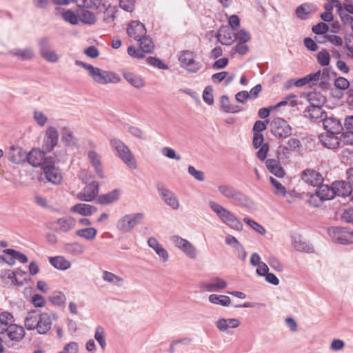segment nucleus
Instances as JSON below:
<instances>
[{
    "mask_svg": "<svg viewBox=\"0 0 353 353\" xmlns=\"http://www.w3.org/2000/svg\"><path fill=\"white\" fill-rule=\"evenodd\" d=\"M57 318V314L52 312L33 310L28 312L24 323L28 330H36L39 334H46L51 330L52 322Z\"/></svg>",
    "mask_w": 353,
    "mask_h": 353,
    "instance_id": "f257e3e1",
    "label": "nucleus"
},
{
    "mask_svg": "<svg viewBox=\"0 0 353 353\" xmlns=\"http://www.w3.org/2000/svg\"><path fill=\"white\" fill-rule=\"evenodd\" d=\"M75 64L86 70L89 77L97 83L105 85L108 83H118L121 81V78L113 72L103 70L79 60H76Z\"/></svg>",
    "mask_w": 353,
    "mask_h": 353,
    "instance_id": "f03ea898",
    "label": "nucleus"
},
{
    "mask_svg": "<svg viewBox=\"0 0 353 353\" xmlns=\"http://www.w3.org/2000/svg\"><path fill=\"white\" fill-rule=\"evenodd\" d=\"M208 205L211 210L223 223L236 231H241L243 230V225L242 223L230 210L214 201H210Z\"/></svg>",
    "mask_w": 353,
    "mask_h": 353,
    "instance_id": "7ed1b4c3",
    "label": "nucleus"
},
{
    "mask_svg": "<svg viewBox=\"0 0 353 353\" xmlns=\"http://www.w3.org/2000/svg\"><path fill=\"white\" fill-rule=\"evenodd\" d=\"M110 144L111 148L116 152L117 156L119 157L127 166L130 169H137V163L135 157L123 141L117 138H112L110 141Z\"/></svg>",
    "mask_w": 353,
    "mask_h": 353,
    "instance_id": "20e7f679",
    "label": "nucleus"
},
{
    "mask_svg": "<svg viewBox=\"0 0 353 353\" xmlns=\"http://www.w3.org/2000/svg\"><path fill=\"white\" fill-rule=\"evenodd\" d=\"M145 219V214L137 212L125 214L117 223V228L123 232L132 231L137 225L141 224Z\"/></svg>",
    "mask_w": 353,
    "mask_h": 353,
    "instance_id": "39448f33",
    "label": "nucleus"
},
{
    "mask_svg": "<svg viewBox=\"0 0 353 353\" xmlns=\"http://www.w3.org/2000/svg\"><path fill=\"white\" fill-rule=\"evenodd\" d=\"M317 187L315 194L312 195L308 200L310 205L314 207H319L321 202L331 200L334 197L335 192L334 191L333 184L328 185L321 183Z\"/></svg>",
    "mask_w": 353,
    "mask_h": 353,
    "instance_id": "423d86ee",
    "label": "nucleus"
},
{
    "mask_svg": "<svg viewBox=\"0 0 353 353\" xmlns=\"http://www.w3.org/2000/svg\"><path fill=\"white\" fill-rule=\"evenodd\" d=\"M327 234L331 239L336 243L343 245L353 244V230L345 227H330Z\"/></svg>",
    "mask_w": 353,
    "mask_h": 353,
    "instance_id": "0eeeda50",
    "label": "nucleus"
},
{
    "mask_svg": "<svg viewBox=\"0 0 353 353\" xmlns=\"http://www.w3.org/2000/svg\"><path fill=\"white\" fill-rule=\"evenodd\" d=\"M196 54L190 50H184L179 53V61L181 68L188 72L196 73L201 68V63L195 60Z\"/></svg>",
    "mask_w": 353,
    "mask_h": 353,
    "instance_id": "6e6552de",
    "label": "nucleus"
},
{
    "mask_svg": "<svg viewBox=\"0 0 353 353\" xmlns=\"http://www.w3.org/2000/svg\"><path fill=\"white\" fill-rule=\"evenodd\" d=\"M171 241L174 246L181 250L188 258L195 259L197 257L196 247L187 239L174 235L172 236Z\"/></svg>",
    "mask_w": 353,
    "mask_h": 353,
    "instance_id": "1a4fd4ad",
    "label": "nucleus"
},
{
    "mask_svg": "<svg viewBox=\"0 0 353 353\" xmlns=\"http://www.w3.org/2000/svg\"><path fill=\"white\" fill-rule=\"evenodd\" d=\"M271 132L279 139H285L292 134V128L282 118H275L271 123Z\"/></svg>",
    "mask_w": 353,
    "mask_h": 353,
    "instance_id": "9d476101",
    "label": "nucleus"
},
{
    "mask_svg": "<svg viewBox=\"0 0 353 353\" xmlns=\"http://www.w3.org/2000/svg\"><path fill=\"white\" fill-rule=\"evenodd\" d=\"M39 50L41 57L50 63H57L59 59L58 54L52 49L49 39L43 37L39 41Z\"/></svg>",
    "mask_w": 353,
    "mask_h": 353,
    "instance_id": "9b49d317",
    "label": "nucleus"
},
{
    "mask_svg": "<svg viewBox=\"0 0 353 353\" xmlns=\"http://www.w3.org/2000/svg\"><path fill=\"white\" fill-rule=\"evenodd\" d=\"M76 225V220L72 216H64L51 222V228L57 232L66 233Z\"/></svg>",
    "mask_w": 353,
    "mask_h": 353,
    "instance_id": "f8f14e48",
    "label": "nucleus"
},
{
    "mask_svg": "<svg viewBox=\"0 0 353 353\" xmlns=\"http://www.w3.org/2000/svg\"><path fill=\"white\" fill-rule=\"evenodd\" d=\"M59 140V132L54 126H50L45 132L43 148L47 152H51L57 145Z\"/></svg>",
    "mask_w": 353,
    "mask_h": 353,
    "instance_id": "ddd939ff",
    "label": "nucleus"
},
{
    "mask_svg": "<svg viewBox=\"0 0 353 353\" xmlns=\"http://www.w3.org/2000/svg\"><path fill=\"white\" fill-rule=\"evenodd\" d=\"M322 123L326 132L341 133L343 130L341 121L333 114H327L323 119Z\"/></svg>",
    "mask_w": 353,
    "mask_h": 353,
    "instance_id": "4468645a",
    "label": "nucleus"
},
{
    "mask_svg": "<svg viewBox=\"0 0 353 353\" xmlns=\"http://www.w3.org/2000/svg\"><path fill=\"white\" fill-rule=\"evenodd\" d=\"M99 193V183L96 181H90L77 194V198L83 201H92Z\"/></svg>",
    "mask_w": 353,
    "mask_h": 353,
    "instance_id": "2eb2a0df",
    "label": "nucleus"
},
{
    "mask_svg": "<svg viewBox=\"0 0 353 353\" xmlns=\"http://www.w3.org/2000/svg\"><path fill=\"white\" fill-rule=\"evenodd\" d=\"M158 192L167 205L172 210L179 209V201L173 192L163 187H159Z\"/></svg>",
    "mask_w": 353,
    "mask_h": 353,
    "instance_id": "dca6fc26",
    "label": "nucleus"
},
{
    "mask_svg": "<svg viewBox=\"0 0 353 353\" xmlns=\"http://www.w3.org/2000/svg\"><path fill=\"white\" fill-rule=\"evenodd\" d=\"M301 177L304 182L312 186H318L323 181L321 174L313 169L303 170Z\"/></svg>",
    "mask_w": 353,
    "mask_h": 353,
    "instance_id": "f3484780",
    "label": "nucleus"
},
{
    "mask_svg": "<svg viewBox=\"0 0 353 353\" xmlns=\"http://www.w3.org/2000/svg\"><path fill=\"white\" fill-rule=\"evenodd\" d=\"M127 33L130 37L139 41L146 35V29L143 23L139 21H133L129 24Z\"/></svg>",
    "mask_w": 353,
    "mask_h": 353,
    "instance_id": "a211bd4d",
    "label": "nucleus"
},
{
    "mask_svg": "<svg viewBox=\"0 0 353 353\" xmlns=\"http://www.w3.org/2000/svg\"><path fill=\"white\" fill-rule=\"evenodd\" d=\"M218 190L219 192L227 199H233L240 202L243 201L244 199V195L240 191H238L230 185H220L218 187Z\"/></svg>",
    "mask_w": 353,
    "mask_h": 353,
    "instance_id": "6ab92c4d",
    "label": "nucleus"
},
{
    "mask_svg": "<svg viewBox=\"0 0 353 353\" xmlns=\"http://www.w3.org/2000/svg\"><path fill=\"white\" fill-rule=\"evenodd\" d=\"M27 161L33 167L46 165V154L45 153L39 149H32L27 157Z\"/></svg>",
    "mask_w": 353,
    "mask_h": 353,
    "instance_id": "aec40b11",
    "label": "nucleus"
},
{
    "mask_svg": "<svg viewBox=\"0 0 353 353\" xmlns=\"http://www.w3.org/2000/svg\"><path fill=\"white\" fill-rule=\"evenodd\" d=\"M46 179L53 184H59L62 181L60 170L53 165H46L43 168Z\"/></svg>",
    "mask_w": 353,
    "mask_h": 353,
    "instance_id": "412c9836",
    "label": "nucleus"
},
{
    "mask_svg": "<svg viewBox=\"0 0 353 353\" xmlns=\"http://www.w3.org/2000/svg\"><path fill=\"white\" fill-rule=\"evenodd\" d=\"M28 154L22 148L12 145L8 152L9 160L16 164H20L27 161Z\"/></svg>",
    "mask_w": 353,
    "mask_h": 353,
    "instance_id": "4be33fe9",
    "label": "nucleus"
},
{
    "mask_svg": "<svg viewBox=\"0 0 353 353\" xmlns=\"http://www.w3.org/2000/svg\"><path fill=\"white\" fill-rule=\"evenodd\" d=\"M344 132L341 137L347 145H353V115L347 116L343 125Z\"/></svg>",
    "mask_w": 353,
    "mask_h": 353,
    "instance_id": "5701e85b",
    "label": "nucleus"
},
{
    "mask_svg": "<svg viewBox=\"0 0 353 353\" xmlns=\"http://www.w3.org/2000/svg\"><path fill=\"white\" fill-rule=\"evenodd\" d=\"M340 133L325 132L319 136L321 143L329 149H335L339 146L341 139Z\"/></svg>",
    "mask_w": 353,
    "mask_h": 353,
    "instance_id": "b1692460",
    "label": "nucleus"
},
{
    "mask_svg": "<svg viewBox=\"0 0 353 353\" xmlns=\"http://www.w3.org/2000/svg\"><path fill=\"white\" fill-rule=\"evenodd\" d=\"M334 192V196L350 197L352 191V186L349 182L345 181H336L332 183Z\"/></svg>",
    "mask_w": 353,
    "mask_h": 353,
    "instance_id": "393cba45",
    "label": "nucleus"
},
{
    "mask_svg": "<svg viewBox=\"0 0 353 353\" xmlns=\"http://www.w3.org/2000/svg\"><path fill=\"white\" fill-rule=\"evenodd\" d=\"M123 76L129 84L137 89H141L145 85V79L137 74L130 71H124Z\"/></svg>",
    "mask_w": 353,
    "mask_h": 353,
    "instance_id": "a878e982",
    "label": "nucleus"
},
{
    "mask_svg": "<svg viewBox=\"0 0 353 353\" xmlns=\"http://www.w3.org/2000/svg\"><path fill=\"white\" fill-rule=\"evenodd\" d=\"M148 245L155 251L161 261L165 263L168 261L169 254L168 251L163 248L157 239L154 237H150L148 240Z\"/></svg>",
    "mask_w": 353,
    "mask_h": 353,
    "instance_id": "bb28decb",
    "label": "nucleus"
},
{
    "mask_svg": "<svg viewBox=\"0 0 353 353\" xmlns=\"http://www.w3.org/2000/svg\"><path fill=\"white\" fill-rule=\"evenodd\" d=\"M88 159L94 167L97 176L103 179L104 177L103 171L101 165V156L94 150H90L88 152Z\"/></svg>",
    "mask_w": 353,
    "mask_h": 353,
    "instance_id": "cd10ccee",
    "label": "nucleus"
},
{
    "mask_svg": "<svg viewBox=\"0 0 353 353\" xmlns=\"http://www.w3.org/2000/svg\"><path fill=\"white\" fill-rule=\"evenodd\" d=\"M228 284L226 281L220 277H214L208 282L202 285V288L208 292H217L221 290L225 289Z\"/></svg>",
    "mask_w": 353,
    "mask_h": 353,
    "instance_id": "c85d7f7f",
    "label": "nucleus"
},
{
    "mask_svg": "<svg viewBox=\"0 0 353 353\" xmlns=\"http://www.w3.org/2000/svg\"><path fill=\"white\" fill-rule=\"evenodd\" d=\"M12 56L17 57L21 61H29L34 57L35 53L32 48H14L9 52Z\"/></svg>",
    "mask_w": 353,
    "mask_h": 353,
    "instance_id": "c756f323",
    "label": "nucleus"
},
{
    "mask_svg": "<svg viewBox=\"0 0 353 353\" xmlns=\"http://www.w3.org/2000/svg\"><path fill=\"white\" fill-rule=\"evenodd\" d=\"M304 113L305 117L309 118L314 121L319 122H322L323 119L326 117L327 114L325 111L322 110V107H308L305 110Z\"/></svg>",
    "mask_w": 353,
    "mask_h": 353,
    "instance_id": "7c9ffc66",
    "label": "nucleus"
},
{
    "mask_svg": "<svg viewBox=\"0 0 353 353\" xmlns=\"http://www.w3.org/2000/svg\"><path fill=\"white\" fill-rule=\"evenodd\" d=\"M8 338L14 341H20L25 336V330L22 326L18 325L15 323L10 325L8 330L6 332Z\"/></svg>",
    "mask_w": 353,
    "mask_h": 353,
    "instance_id": "2f4dec72",
    "label": "nucleus"
},
{
    "mask_svg": "<svg viewBox=\"0 0 353 353\" xmlns=\"http://www.w3.org/2000/svg\"><path fill=\"white\" fill-rule=\"evenodd\" d=\"M217 39L221 44L230 46L235 40V34L229 28H221L217 34Z\"/></svg>",
    "mask_w": 353,
    "mask_h": 353,
    "instance_id": "473e14b6",
    "label": "nucleus"
},
{
    "mask_svg": "<svg viewBox=\"0 0 353 353\" xmlns=\"http://www.w3.org/2000/svg\"><path fill=\"white\" fill-rule=\"evenodd\" d=\"M70 211L83 216H90L97 211V208L89 204L78 203L73 205L70 208Z\"/></svg>",
    "mask_w": 353,
    "mask_h": 353,
    "instance_id": "72a5a7b5",
    "label": "nucleus"
},
{
    "mask_svg": "<svg viewBox=\"0 0 353 353\" xmlns=\"http://www.w3.org/2000/svg\"><path fill=\"white\" fill-rule=\"evenodd\" d=\"M265 165L268 170L276 176L283 177L285 175V171L278 161L270 159L266 161Z\"/></svg>",
    "mask_w": 353,
    "mask_h": 353,
    "instance_id": "f704fd0d",
    "label": "nucleus"
},
{
    "mask_svg": "<svg viewBox=\"0 0 353 353\" xmlns=\"http://www.w3.org/2000/svg\"><path fill=\"white\" fill-rule=\"evenodd\" d=\"M14 321L13 315L8 312L0 313V334L6 333L10 325Z\"/></svg>",
    "mask_w": 353,
    "mask_h": 353,
    "instance_id": "c9c22d12",
    "label": "nucleus"
},
{
    "mask_svg": "<svg viewBox=\"0 0 353 353\" xmlns=\"http://www.w3.org/2000/svg\"><path fill=\"white\" fill-rule=\"evenodd\" d=\"M307 99L310 104V107L321 108L326 101V98L320 92H310Z\"/></svg>",
    "mask_w": 353,
    "mask_h": 353,
    "instance_id": "e433bc0d",
    "label": "nucleus"
},
{
    "mask_svg": "<svg viewBox=\"0 0 353 353\" xmlns=\"http://www.w3.org/2000/svg\"><path fill=\"white\" fill-rule=\"evenodd\" d=\"M120 192L119 190H114L107 194L99 196L98 200L102 205H109L119 199Z\"/></svg>",
    "mask_w": 353,
    "mask_h": 353,
    "instance_id": "4c0bfd02",
    "label": "nucleus"
},
{
    "mask_svg": "<svg viewBox=\"0 0 353 353\" xmlns=\"http://www.w3.org/2000/svg\"><path fill=\"white\" fill-rule=\"evenodd\" d=\"M49 261L52 266L61 270H68L71 266L70 262L61 256L50 257Z\"/></svg>",
    "mask_w": 353,
    "mask_h": 353,
    "instance_id": "58836bf2",
    "label": "nucleus"
},
{
    "mask_svg": "<svg viewBox=\"0 0 353 353\" xmlns=\"http://www.w3.org/2000/svg\"><path fill=\"white\" fill-rule=\"evenodd\" d=\"M77 13L79 15V21H81L82 23L88 25H92L96 21L95 15L90 11L80 8L77 10Z\"/></svg>",
    "mask_w": 353,
    "mask_h": 353,
    "instance_id": "ea45409f",
    "label": "nucleus"
},
{
    "mask_svg": "<svg viewBox=\"0 0 353 353\" xmlns=\"http://www.w3.org/2000/svg\"><path fill=\"white\" fill-rule=\"evenodd\" d=\"M208 300L212 304L220 305L224 307L229 306L231 303L230 298L226 295L212 294L209 296Z\"/></svg>",
    "mask_w": 353,
    "mask_h": 353,
    "instance_id": "a19ab883",
    "label": "nucleus"
},
{
    "mask_svg": "<svg viewBox=\"0 0 353 353\" xmlns=\"http://www.w3.org/2000/svg\"><path fill=\"white\" fill-rule=\"evenodd\" d=\"M102 279L104 281L117 286H121L123 283L122 277L108 271H104L103 272Z\"/></svg>",
    "mask_w": 353,
    "mask_h": 353,
    "instance_id": "79ce46f5",
    "label": "nucleus"
},
{
    "mask_svg": "<svg viewBox=\"0 0 353 353\" xmlns=\"http://www.w3.org/2000/svg\"><path fill=\"white\" fill-rule=\"evenodd\" d=\"M221 108L226 112L237 113L241 110L238 105H233L230 103L228 97L223 95L220 99Z\"/></svg>",
    "mask_w": 353,
    "mask_h": 353,
    "instance_id": "37998d69",
    "label": "nucleus"
},
{
    "mask_svg": "<svg viewBox=\"0 0 353 353\" xmlns=\"http://www.w3.org/2000/svg\"><path fill=\"white\" fill-rule=\"evenodd\" d=\"M76 235L88 241H92L96 238L97 230L94 228H86L77 230Z\"/></svg>",
    "mask_w": 353,
    "mask_h": 353,
    "instance_id": "c03bdc74",
    "label": "nucleus"
},
{
    "mask_svg": "<svg viewBox=\"0 0 353 353\" xmlns=\"http://www.w3.org/2000/svg\"><path fill=\"white\" fill-rule=\"evenodd\" d=\"M62 141L66 146L72 147L77 144V140L74 137L72 132L67 128H63L62 130Z\"/></svg>",
    "mask_w": 353,
    "mask_h": 353,
    "instance_id": "a18cd8bd",
    "label": "nucleus"
},
{
    "mask_svg": "<svg viewBox=\"0 0 353 353\" xmlns=\"http://www.w3.org/2000/svg\"><path fill=\"white\" fill-rule=\"evenodd\" d=\"M138 41L139 43V47L145 53H151L154 50V44L152 39L148 36L145 35Z\"/></svg>",
    "mask_w": 353,
    "mask_h": 353,
    "instance_id": "49530a36",
    "label": "nucleus"
},
{
    "mask_svg": "<svg viewBox=\"0 0 353 353\" xmlns=\"http://www.w3.org/2000/svg\"><path fill=\"white\" fill-rule=\"evenodd\" d=\"M63 19L72 25H77L79 23V15L76 14L74 11L70 10H63L59 11Z\"/></svg>",
    "mask_w": 353,
    "mask_h": 353,
    "instance_id": "de8ad7c7",
    "label": "nucleus"
},
{
    "mask_svg": "<svg viewBox=\"0 0 353 353\" xmlns=\"http://www.w3.org/2000/svg\"><path fill=\"white\" fill-rule=\"evenodd\" d=\"M79 8H97L102 0H73Z\"/></svg>",
    "mask_w": 353,
    "mask_h": 353,
    "instance_id": "09e8293b",
    "label": "nucleus"
},
{
    "mask_svg": "<svg viewBox=\"0 0 353 353\" xmlns=\"http://www.w3.org/2000/svg\"><path fill=\"white\" fill-rule=\"evenodd\" d=\"M192 340L189 338H183L171 341L169 346V353H176L179 351L180 345H188Z\"/></svg>",
    "mask_w": 353,
    "mask_h": 353,
    "instance_id": "8fccbe9b",
    "label": "nucleus"
},
{
    "mask_svg": "<svg viewBox=\"0 0 353 353\" xmlns=\"http://www.w3.org/2000/svg\"><path fill=\"white\" fill-rule=\"evenodd\" d=\"M94 339L98 342L102 350L107 345L105 336V330L102 326L98 325L95 328Z\"/></svg>",
    "mask_w": 353,
    "mask_h": 353,
    "instance_id": "3c124183",
    "label": "nucleus"
},
{
    "mask_svg": "<svg viewBox=\"0 0 353 353\" xmlns=\"http://www.w3.org/2000/svg\"><path fill=\"white\" fill-rule=\"evenodd\" d=\"M4 252L12 257V262L9 263L10 265H12L14 263V259H17L23 263L28 262L27 256L21 252L12 249L5 250Z\"/></svg>",
    "mask_w": 353,
    "mask_h": 353,
    "instance_id": "603ef678",
    "label": "nucleus"
},
{
    "mask_svg": "<svg viewBox=\"0 0 353 353\" xmlns=\"http://www.w3.org/2000/svg\"><path fill=\"white\" fill-rule=\"evenodd\" d=\"M310 83L316 82L319 80L326 79L329 77V71L327 69H323L322 72L318 70L316 72L306 75Z\"/></svg>",
    "mask_w": 353,
    "mask_h": 353,
    "instance_id": "864d4df0",
    "label": "nucleus"
},
{
    "mask_svg": "<svg viewBox=\"0 0 353 353\" xmlns=\"http://www.w3.org/2000/svg\"><path fill=\"white\" fill-rule=\"evenodd\" d=\"M33 119L40 127H43L48 122V117L42 111L35 110L33 112Z\"/></svg>",
    "mask_w": 353,
    "mask_h": 353,
    "instance_id": "5fc2aeb1",
    "label": "nucleus"
},
{
    "mask_svg": "<svg viewBox=\"0 0 353 353\" xmlns=\"http://www.w3.org/2000/svg\"><path fill=\"white\" fill-rule=\"evenodd\" d=\"M270 181L271 184L275 188L274 193L278 196H285L286 194V189L276 179L273 177H270Z\"/></svg>",
    "mask_w": 353,
    "mask_h": 353,
    "instance_id": "6e6d98bb",
    "label": "nucleus"
},
{
    "mask_svg": "<svg viewBox=\"0 0 353 353\" xmlns=\"http://www.w3.org/2000/svg\"><path fill=\"white\" fill-rule=\"evenodd\" d=\"M294 246L295 249L300 252H305L307 253L313 252V248L309 245L306 242L301 240L295 239L294 241Z\"/></svg>",
    "mask_w": 353,
    "mask_h": 353,
    "instance_id": "4d7b16f0",
    "label": "nucleus"
},
{
    "mask_svg": "<svg viewBox=\"0 0 353 353\" xmlns=\"http://www.w3.org/2000/svg\"><path fill=\"white\" fill-rule=\"evenodd\" d=\"M317 61L322 66H327L330 64V55L327 50L323 49L318 53Z\"/></svg>",
    "mask_w": 353,
    "mask_h": 353,
    "instance_id": "13d9d810",
    "label": "nucleus"
},
{
    "mask_svg": "<svg viewBox=\"0 0 353 353\" xmlns=\"http://www.w3.org/2000/svg\"><path fill=\"white\" fill-rule=\"evenodd\" d=\"M311 10L310 6L307 4H303L299 6L296 9V14L298 18L305 20L307 19L308 14Z\"/></svg>",
    "mask_w": 353,
    "mask_h": 353,
    "instance_id": "bf43d9fd",
    "label": "nucleus"
},
{
    "mask_svg": "<svg viewBox=\"0 0 353 353\" xmlns=\"http://www.w3.org/2000/svg\"><path fill=\"white\" fill-rule=\"evenodd\" d=\"M296 96L294 94H290L287 96L284 100L279 102L276 105L274 106V109L286 105H290L291 107H295L297 105V101L294 99Z\"/></svg>",
    "mask_w": 353,
    "mask_h": 353,
    "instance_id": "052dcab7",
    "label": "nucleus"
},
{
    "mask_svg": "<svg viewBox=\"0 0 353 353\" xmlns=\"http://www.w3.org/2000/svg\"><path fill=\"white\" fill-rule=\"evenodd\" d=\"M243 221L261 234H264L266 232L265 229L261 224L248 217H245Z\"/></svg>",
    "mask_w": 353,
    "mask_h": 353,
    "instance_id": "680f3d73",
    "label": "nucleus"
},
{
    "mask_svg": "<svg viewBox=\"0 0 353 353\" xmlns=\"http://www.w3.org/2000/svg\"><path fill=\"white\" fill-rule=\"evenodd\" d=\"M128 132L133 137L143 140L145 139V132L139 128L133 125H128Z\"/></svg>",
    "mask_w": 353,
    "mask_h": 353,
    "instance_id": "e2e57ef3",
    "label": "nucleus"
},
{
    "mask_svg": "<svg viewBox=\"0 0 353 353\" xmlns=\"http://www.w3.org/2000/svg\"><path fill=\"white\" fill-rule=\"evenodd\" d=\"M117 10L115 7L109 6L104 12L103 20L105 23H110L113 22L116 17Z\"/></svg>",
    "mask_w": 353,
    "mask_h": 353,
    "instance_id": "0e129e2a",
    "label": "nucleus"
},
{
    "mask_svg": "<svg viewBox=\"0 0 353 353\" xmlns=\"http://www.w3.org/2000/svg\"><path fill=\"white\" fill-rule=\"evenodd\" d=\"M161 154L171 159H175L176 161H180L181 159V156L177 154L174 149L169 147L163 148L161 150Z\"/></svg>",
    "mask_w": 353,
    "mask_h": 353,
    "instance_id": "69168bd1",
    "label": "nucleus"
},
{
    "mask_svg": "<svg viewBox=\"0 0 353 353\" xmlns=\"http://www.w3.org/2000/svg\"><path fill=\"white\" fill-rule=\"evenodd\" d=\"M50 301L54 305L60 306L65 303L66 297L65 294L61 292H59L50 297Z\"/></svg>",
    "mask_w": 353,
    "mask_h": 353,
    "instance_id": "338daca9",
    "label": "nucleus"
},
{
    "mask_svg": "<svg viewBox=\"0 0 353 353\" xmlns=\"http://www.w3.org/2000/svg\"><path fill=\"white\" fill-rule=\"evenodd\" d=\"M79 345L77 342L71 341L67 343L63 350L58 353H78Z\"/></svg>",
    "mask_w": 353,
    "mask_h": 353,
    "instance_id": "774afa93",
    "label": "nucleus"
}]
</instances>
